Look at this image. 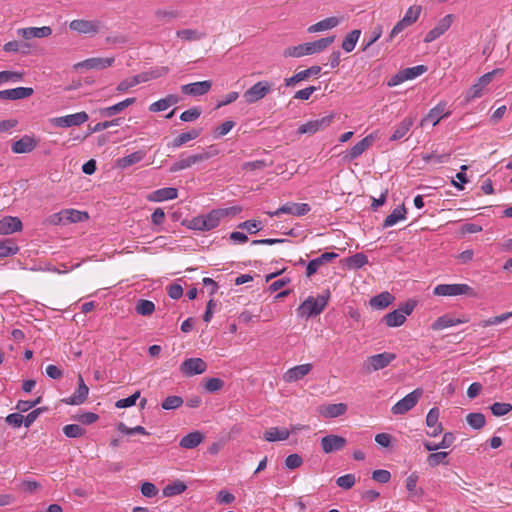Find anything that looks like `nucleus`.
I'll return each mask as SVG.
<instances>
[{"label":"nucleus","instance_id":"obj_62","mask_svg":"<svg viewBox=\"0 0 512 512\" xmlns=\"http://www.w3.org/2000/svg\"><path fill=\"white\" fill-rule=\"evenodd\" d=\"M467 169V166H462L461 171L456 174L455 179H451L450 184L457 188L458 190L465 189L464 184L469 180L464 172Z\"/></svg>","mask_w":512,"mask_h":512},{"label":"nucleus","instance_id":"obj_30","mask_svg":"<svg viewBox=\"0 0 512 512\" xmlns=\"http://www.w3.org/2000/svg\"><path fill=\"white\" fill-rule=\"evenodd\" d=\"M136 102V98H126L125 100L116 103L112 106L101 108L99 110V114L101 117H112L114 115L120 114L123 112L126 108L131 106Z\"/></svg>","mask_w":512,"mask_h":512},{"label":"nucleus","instance_id":"obj_57","mask_svg":"<svg viewBox=\"0 0 512 512\" xmlns=\"http://www.w3.org/2000/svg\"><path fill=\"white\" fill-rule=\"evenodd\" d=\"M183 404V399L180 396L172 395L166 397L162 403L161 407L164 410H174L179 408Z\"/></svg>","mask_w":512,"mask_h":512},{"label":"nucleus","instance_id":"obj_34","mask_svg":"<svg viewBox=\"0 0 512 512\" xmlns=\"http://www.w3.org/2000/svg\"><path fill=\"white\" fill-rule=\"evenodd\" d=\"M290 436L288 428L272 427L264 432L263 438L268 442L284 441Z\"/></svg>","mask_w":512,"mask_h":512},{"label":"nucleus","instance_id":"obj_8","mask_svg":"<svg viewBox=\"0 0 512 512\" xmlns=\"http://www.w3.org/2000/svg\"><path fill=\"white\" fill-rule=\"evenodd\" d=\"M498 73H501L500 69H495L481 76L478 81L466 92V101L470 102L476 98H480L484 93V89L490 84V82L493 80V77Z\"/></svg>","mask_w":512,"mask_h":512},{"label":"nucleus","instance_id":"obj_58","mask_svg":"<svg viewBox=\"0 0 512 512\" xmlns=\"http://www.w3.org/2000/svg\"><path fill=\"white\" fill-rule=\"evenodd\" d=\"M63 433L69 438H79L85 434V429L78 424H68L63 427Z\"/></svg>","mask_w":512,"mask_h":512},{"label":"nucleus","instance_id":"obj_61","mask_svg":"<svg viewBox=\"0 0 512 512\" xmlns=\"http://www.w3.org/2000/svg\"><path fill=\"white\" fill-rule=\"evenodd\" d=\"M426 71H427V67L424 65L409 67V68L402 70L403 77L405 78V80L414 79V78L422 75Z\"/></svg>","mask_w":512,"mask_h":512},{"label":"nucleus","instance_id":"obj_53","mask_svg":"<svg viewBox=\"0 0 512 512\" xmlns=\"http://www.w3.org/2000/svg\"><path fill=\"white\" fill-rule=\"evenodd\" d=\"M421 11H422V8L419 5L410 6L407 9L402 20L405 22V24H408L410 26L418 20L420 14H421Z\"/></svg>","mask_w":512,"mask_h":512},{"label":"nucleus","instance_id":"obj_44","mask_svg":"<svg viewBox=\"0 0 512 512\" xmlns=\"http://www.w3.org/2000/svg\"><path fill=\"white\" fill-rule=\"evenodd\" d=\"M144 157H145V152L142 150H139V151L133 152L125 157L118 159L117 163H118L119 167L127 168L136 163H139L141 160H143Z\"/></svg>","mask_w":512,"mask_h":512},{"label":"nucleus","instance_id":"obj_15","mask_svg":"<svg viewBox=\"0 0 512 512\" xmlns=\"http://www.w3.org/2000/svg\"><path fill=\"white\" fill-rule=\"evenodd\" d=\"M69 28L80 34L95 35L100 30V22L96 20L76 19L69 23Z\"/></svg>","mask_w":512,"mask_h":512},{"label":"nucleus","instance_id":"obj_59","mask_svg":"<svg viewBox=\"0 0 512 512\" xmlns=\"http://www.w3.org/2000/svg\"><path fill=\"white\" fill-rule=\"evenodd\" d=\"M117 429L120 433L125 435H133V434H142V435H149V433L146 431V429L143 426H135V427H128L123 422H120L117 426Z\"/></svg>","mask_w":512,"mask_h":512},{"label":"nucleus","instance_id":"obj_18","mask_svg":"<svg viewBox=\"0 0 512 512\" xmlns=\"http://www.w3.org/2000/svg\"><path fill=\"white\" fill-rule=\"evenodd\" d=\"M450 114V111H446V103L440 102L421 120L420 125L423 127L427 123L431 122L432 125L435 126L442 118L448 117Z\"/></svg>","mask_w":512,"mask_h":512},{"label":"nucleus","instance_id":"obj_40","mask_svg":"<svg viewBox=\"0 0 512 512\" xmlns=\"http://www.w3.org/2000/svg\"><path fill=\"white\" fill-rule=\"evenodd\" d=\"M394 297L389 292H382L370 299V306L375 309H384L388 307Z\"/></svg>","mask_w":512,"mask_h":512},{"label":"nucleus","instance_id":"obj_16","mask_svg":"<svg viewBox=\"0 0 512 512\" xmlns=\"http://www.w3.org/2000/svg\"><path fill=\"white\" fill-rule=\"evenodd\" d=\"M332 119H333V116L332 115H328V116H324L322 118L310 120L307 123L302 124L301 126H299L297 132L299 134H310V135H312V134L318 132L319 130L328 127L331 124Z\"/></svg>","mask_w":512,"mask_h":512},{"label":"nucleus","instance_id":"obj_2","mask_svg":"<svg viewBox=\"0 0 512 512\" xmlns=\"http://www.w3.org/2000/svg\"><path fill=\"white\" fill-rule=\"evenodd\" d=\"M335 37L329 36L321 38L314 42H307L297 46L288 47L284 50L285 57L299 58L305 55H312L325 50L330 44L334 42Z\"/></svg>","mask_w":512,"mask_h":512},{"label":"nucleus","instance_id":"obj_50","mask_svg":"<svg viewBox=\"0 0 512 512\" xmlns=\"http://www.w3.org/2000/svg\"><path fill=\"white\" fill-rule=\"evenodd\" d=\"M360 34H361L360 30H353L350 33H348L342 42V48L346 52L353 51L356 46V43L360 37Z\"/></svg>","mask_w":512,"mask_h":512},{"label":"nucleus","instance_id":"obj_26","mask_svg":"<svg viewBox=\"0 0 512 512\" xmlns=\"http://www.w3.org/2000/svg\"><path fill=\"white\" fill-rule=\"evenodd\" d=\"M51 34L52 29L48 26L20 28L17 30V35L27 40L31 38H45Z\"/></svg>","mask_w":512,"mask_h":512},{"label":"nucleus","instance_id":"obj_55","mask_svg":"<svg viewBox=\"0 0 512 512\" xmlns=\"http://www.w3.org/2000/svg\"><path fill=\"white\" fill-rule=\"evenodd\" d=\"M24 73L17 71H1L0 72V83H16L23 79Z\"/></svg>","mask_w":512,"mask_h":512},{"label":"nucleus","instance_id":"obj_42","mask_svg":"<svg viewBox=\"0 0 512 512\" xmlns=\"http://www.w3.org/2000/svg\"><path fill=\"white\" fill-rule=\"evenodd\" d=\"M383 321L388 327H399L405 321V313H402L401 310H394L388 314H386L383 318Z\"/></svg>","mask_w":512,"mask_h":512},{"label":"nucleus","instance_id":"obj_9","mask_svg":"<svg viewBox=\"0 0 512 512\" xmlns=\"http://www.w3.org/2000/svg\"><path fill=\"white\" fill-rule=\"evenodd\" d=\"M395 358L396 355L390 352L372 355L366 359L364 367L367 371H378L386 368Z\"/></svg>","mask_w":512,"mask_h":512},{"label":"nucleus","instance_id":"obj_14","mask_svg":"<svg viewBox=\"0 0 512 512\" xmlns=\"http://www.w3.org/2000/svg\"><path fill=\"white\" fill-rule=\"evenodd\" d=\"M347 441L344 437L329 434L321 438L320 445L321 449L325 454H330L342 450Z\"/></svg>","mask_w":512,"mask_h":512},{"label":"nucleus","instance_id":"obj_60","mask_svg":"<svg viewBox=\"0 0 512 512\" xmlns=\"http://www.w3.org/2000/svg\"><path fill=\"white\" fill-rule=\"evenodd\" d=\"M512 317V312H506L498 316L490 317L486 320L481 321L480 326L489 327L501 324L502 322L510 319Z\"/></svg>","mask_w":512,"mask_h":512},{"label":"nucleus","instance_id":"obj_36","mask_svg":"<svg viewBox=\"0 0 512 512\" xmlns=\"http://www.w3.org/2000/svg\"><path fill=\"white\" fill-rule=\"evenodd\" d=\"M413 124H414L413 118L408 117V118L403 119L399 123V125L395 128L392 135L390 136V140L398 141V140L404 138L407 135V133L409 132V130L411 129V127L413 126Z\"/></svg>","mask_w":512,"mask_h":512},{"label":"nucleus","instance_id":"obj_49","mask_svg":"<svg viewBox=\"0 0 512 512\" xmlns=\"http://www.w3.org/2000/svg\"><path fill=\"white\" fill-rule=\"evenodd\" d=\"M419 480V475L417 472H412L405 481V486L407 491L410 493V495H422L423 490L419 489L417 490V483Z\"/></svg>","mask_w":512,"mask_h":512},{"label":"nucleus","instance_id":"obj_45","mask_svg":"<svg viewBox=\"0 0 512 512\" xmlns=\"http://www.w3.org/2000/svg\"><path fill=\"white\" fill-rule=\"evenodd\" d=\"M19 247L12 239L0 241V259L17 254Z\"/></svg>","mask_w":512,"mask_h":512},{"label":"nucleus","instance_id":"obj_29","mask_svg":"<svg viewBox=\"0 0 512 512\" xmlns=\"http://www.w3.org/2000/svg\"><path fill=\"white\" fill-rule=\"evenodd\" d=\"M37 146V140L29 135H24L12 144V151L16 154L29 153Z\"/></svg>","mask_w":512,"mask_h":512},{"label":"nucleus","instance_id":"obj_54","mask_svg":"<svg viewBox=\"0 0 512 512\" xmlns=\"http://www.w3.org/2000/svg\"><path fill=\"white\" fill-rule=\"evenodd\" d=\"M467 423L474 429H481L486 424L485 416L482 413H470L466 417Z\"/></svg>","mask_w":512,"mask_h":512},{"label":"nucleus","instance_id":"obj_19","mask_svg":"<svg viewBox=\"0 0 512 512\" xmlns=\"http://www.w3.org/2000/svg\"><path fill=\"white\" fill-rule=\"evenodd\" d=\"M452 22H453V15L448 14V15L444 16L441 20H439L437 25L426 34V36L424 38V42L430 43V42L436 40L437 38H439L450 28Z\"/></svg>","mask_w":512,"mask_h":512},{"label":"nucleus","instance_id":"obj_46","mask_svg":"<svg viewBox=\"0 0 512 512\" xmlns=\"http://www.w3.org/2000/svg\"><path fill=\"white\" fill-rule=\"evenodd\" d=\"M62 215H65L66 224L83 222L88 219L87 212L75 209H64Z\"/></svg>","mask_w":512,"mask_h":512},{"label":"nucleus","instance_id":"obj_56","mask_svg":"<svg viewBox=\"0 0 512 512\" xmlns=\"http://www.w3.org/2000/svg\"><path fill=\"white\" fill-rule=\"evenodd\" d=\"M490 410L494 416H504L512 411V404L504 402H495L490 406Z\"/></svg>","mask_w":512,"mask_h":512},{"label":"nucleus","instance_id":"obj_41","mask_svg":"<svg viewBox=\"0 0 512 512\" xmlns=\"http://www.w3.org/2000/svg\"><path fill=\"white\" fill-rule=\"evenodd\" d=\"M155 20L160 24H167L179 17V11L159 8L154 12Z\"/></svg>","mask_w":512,"mask_h":512},{"label":"nucleus","instance_id":"obj_64","mask_svg":"<svg viewBox=\"0 0 512 512\" xmlns=\"http://www.w3.org/2000/svg\"><path fill=\"white\" fill-rule=\"evenodd\" d=\"M356 482L354 474H345L336 479V484L343 489H351Z\"/></svg>","mask_w":512,"mask_h":512},{"label":"nucleus","instance_id":"obj_5","mask_svg":"<svg viewBox=\"0 0 512 512\" xmlns=\"http://www.w3.org/2000/svg\"><path fill=\"white\" fill-rule=\"evenodd\" d=\"M434 295L437 296H460L466 295L469 297H475V290L464 283H455V284H439L434 287L433 290Z\"/></svg>","mask_w":512,"mask_h":512},{"label":"nucleus","instance_id":"obj_52","mask_svg":"<svg viewBox=\"0 0 512 512\" xmlns=\"http://www.w3.org/2000/svg\"><path fill=\"white\" fill-rule=\"evenodd\" d=\"M427 457V463L430 467H436L440 464H447L445 459L448 456V452L445 451H432Z\"/></svg>","mask_w":512,"mask_h":512},{"label":"nucleus","instance_id":"obj_4","mask_svg":"<svg viewBox=\"0 0 512 512\" xmlns=\"http://www.w3.org/2000/svg\"><path fill=\"white\" fill-rule=\"evenodd\" d=\"M168 73V68L167 67H161L160 69L156 70V71H149V72H144V73H140L138 75H135L129 79H124L122 80L116 87V90L120 93L122 92H125L127 91L128 89L140 84V83H143V82H147L151 79H155V78H158L162 75H165Z\"/></svg>","mask_w":512,"mask_h":512},{"label":"nucleus","instance_id":"obj_11","mask_svg":"<svg viewBox=\"0 0 512 512\" xmlns=\"http://www.w3.org/2000/svg\"><path fill=\"white\" fill-rule=\"evenodd\" d=\"M89 119L86 112H78L61 117H55L50 119L52 125L61 128H68L73 126H80Z\"/></svg>","mask_w":512,"mask_h":512},{"label":"nucleus","instance_id":"obj_12","mask_svg":"<svg viewBox=\"0 0 512 512\" xmlns=\"http://www.w3.org/2000/svg\"><path fill=\"white\" fill-rule=\"evenodd\" d=\"M206 370L207 363L197 357L185 359L180 365V372L186 377L203 374Z\"/></svg>","mask_w":512,"mask_h":512},{"label":"nucleus","instance_id":"obj_20","mask_svg":"<svg viewBox=\"0 0 512 512\" xmlns=\"http://www.w3.org/2000/svg\"><path fill=\"white\" fill-rule=\"evenodd\" d=\"M115 62L114 57H94L86 59L82 62H79L75 65V68H86V69H94V70H103L108 67H111Z\"/></svg>","mask_w":512,"mask_h":512},{"label":"nucleus","instance_id":"obj_28","mask_svg":"<svg viewBox=\"0 0 512 512\" xmlns=\"http://www.w3.org/2000/svg\"><path fill=\"white\" fill-rule=\"evenodd\" d=\"M22 222L18 217L6 216L0 220V235H10L21 231Z\"/></svg>","mask_w":512,"mask_h":512},{"label":"nucleus","instance_id":"obj_10","mask_svg":"<svg viewBox=\"0 0 512 512\" xmlns=\"http://www.w3.org/2000/svg\"><path fill=\"white\" fill-rule=\"evenodd\" d=\"M310 210V205L307 203L287 202L280 206L277 210L268 212V214L270 217L279 216L281 214H289L300 217L306 215Z\"/></svg>","mask_w":512,"mask_h":512},{"label":"nucleus","instance_id":"obj_27","mask_svg":"<svg viewBox=\"0 0 512 512\" xmlns=\"http://www.w3.org/2000/svg\"><path fill=\"white\" fill-rule=\"evenodd\" d=\"M34 90L30 87H17L13 89L0 90L1 100H19L30 97Z\"/></svg>","mask_w":512,"mask_h":512},{"label":"nucleus","instance_id":"obj_3","mask_svg":"<svg viewBox=\"0 0 512 512\" xmlns=\"http://www.w3.org/2000/svg\"><path fill=\"white\" fill-rule=\"evenodd\" d=\"M330 293L326 291L325 294L318 295L317 297L309 296L297 309L300 317H314L323 312L325 309Z\"/></svg>","mask_w":512,"mask_h":512},{"label":"nucleus","instance_id":"obj_25","mask_svg":"<svg viewBox=\"0 0 512 512\" xmlns=\"http://www.w3.org/2000/svg\"><path fill=\"white\" fill-rule=\"evenodd\" d=\"M345 403H329L319 407V413L324 418H337L342 416L347 411Z\"/></svg>","mask_w":512,"mask_h":512},{"label":"nucleus","instance_id":"obj_23","mask_svg":"<svg viewBox=\"0 0 512 512\" xmlns=\"http://www.w3.org/2000/svg\"><path fill=\"white\" fill-rule=\"evenodd\" d=\"M321 72L320 66H311L306 70L299 71L296 74H294L292 77L286 78L284 80V84L287 87L295 86L301 81L307 80L308 78L312 76H317Z\"/></svg>","mask_w":512,"mask_h":512},{"label":"nucleus","instance_id":"obj_13","mask_svg":"<svg viewBox=\"0 0 512 512\" xmlns=\"http://www.w3.org/2000/svg\"><path fill=\"white\" fill-rule=\"evenodd\" d=\"M272 85L267 81H259L243 94L245 101L249 104L263 99L271 90Z\"/></svg>","mask_w":512,"mask_h":512},{"label":"nucleus","instance_id":"obj_48","mask_svg":"<svg viewBox=\"0 0 512 512\" xmlns=\"http://www.w3.org/2000/svg\"><path fill=\"white\" fill-rule=\"evenodd\" d=\"M456 326L455 318L450 315H443L438 317L432 324L431 328L435 331L443 330L449 327Z\"/></svg>","mask_w":512,"mask_h":512},{"label":"nucleus","instance_id":"obj_43","mask_svg":"<svg viewBox=\"0 0 512 512\" xmlns=\"http://www.w3.org/2000/svg\"><path fill=\"white\" fill-rule=\"evenodd\" d=\"M187 489V485L179 480H176L172 483H169L163 488V496L164 497H173L176 495H180L185 492Z\"/></svg>","mask_w":512,"mask_h":512},{"label":"nucleus","instance_id":"obj_21","mask_svg":"<svg viewBox=\"0 0 512 512\" xmlns=\"http://www.w3.org/2000/svg\"><path fill=\"white\" fill-rule=\"evenodd\" d=\"M212 87V82L209 80L194 82L181 86V92L190 96H202L209 92Z\"/></svg>","mask_w":512,"mask_h":512},{"label":"nucleus","instance_id":"obj_1","mask_svg":"<svg viewBox=\"0 0 512 512\" xmlns=\"http://www.w3.org/2000/svg\"><path fill=\"white\" fill-rule=\"evenodd\" d=\"M241 210L242 208L240 206L213 209L208 213H203L191 218L187 222V227L199 232L210 231L217 228L224 218L234 217L240 213Z\"/></svg>","mask_w":512,"mask_h":512},{"label":"nucleus","instance_id":"obj_35","mask_svg":"<svg viewBox=\"0 0 512 512\" xmlns=\"http://www.w3.org/2000/svg\"><path fill=\"white\" fill-rule=\"evenodd\" d=\"M180 98L177 95L170 94L165 98H162L149 106L151 112H160L168 109L169 107L177 104Z\"/></svg>","mask_w":512,"mask_h":512},{"label":"nucleus","instance_id":"obj_33","mask_svg":"<svg viewBox=\"0 0 512 512\" xmlns=\"http://www.w3.org/2000/svg\"><path fill=\"white\" fill-rule=\"evenodd\" d=\"M204 439L200 431H193L181 438L179 445L184 449H194L199 446Z\"/></svg>","mask_w":512,"mask_h":512},{"label":"nucleus","instance_id":"obj_17","mask_svg":"<svg viewBox=\"0 0 512 512\" xmlns=\"http://www.w3.org/2000/svg\"><path fill=\"white\" fill-rule=\"evenodd\" d=\"M312 369L313 365L311 363L294 366L283 374V380L286 383L296 382L308 375Z\"/></svg>","mask_w":512,"mask_h":512},{"label":"nucleus","instance_id":"obj_7","mask_svg":"<svg viewBox=\"0 0 512 512\" xmlns=\"http://www.w3.org/2000/svg\"><path fill=\"white\" fill-rule=\"evenodd\" d=\"M422 395L423 390L421 388H416L392 406V413L394 415H403L407 413L416 406Z\"/></svg>","mask_w":512,"mask_h":512},{"label":"nucleus","instance_id":"obj_24","mask_svg":"<svg viewBox=\"0 0 512 512\" xmlns=\"http://www.w3.org/2000/svg\"><path fill=\"white\" fill-rule=\"evenodd\" d=\"M407 210L404 204H400L384 219L382 229H387L406 220Z\"/></svg>","mask_w":512,"mask_h":512},{"label":"nucleus","instance_id":"obj_37","mask_svg":"<svg viewBox=\"0 0 512 512\" xmlns=\"http://www.w3.org/2000/svg\"><path fill=\"white\" fill-rule=\"evenodd\" d=\"M374 137L373 135H368L363 138L361 141L357 142L349 152V157L351 159L358 158L361 154H363L373 143Z\"/></svg>","mask_w":512,"mask_h":512},{"label":"nucleus","instance_id":"obj_47","mask_svg":"<svg viewBox=\"0 0 512 512\" xmlns=\"http://www.w3.org/2000/svg\"><path fill=\"white\" fill-rule=\"evenodd\" d=\"M176 35L184 41H198L205 37V34L196 29H182L176 32Z\"/></svg>","mask_w":512,"mask_h":512},{"label":"nucleus","instance_id":"obj_51","mask_svg":"<svg viewBox=\"0 0 512 512\" xmlns=\"http://www.w3.org/2000/svg\"><path fill=\"white\" fill-rule=\"evenodd\" d=\"M135 310L139 315L148 316L155 310V304L150 300L140 299L135 306Z\"/></svg>","mask_w":512,"mask_h":512},{"label":"nucleus","instance_id":"obj_39","mask_svg":"<svg viewBox=\"0 0 512 512\" xmlns=\"http://www.w3.org/2000/svg\"><path fill=\"white\" fill-rule=\"evenodd\" d=\"M201 129H192L188 132L181 133L179 136L173 139L170 143V146L173 148H178L185 143L196 139L201 134Z\"/></svg>","mask_w":512,"mask_h":512},{"label":"nucleus","instance_id":"obj_31","mask_svg":"<svg viewBox=\"0 0 512 512\" xmlns=\"http://www.w3.org/2000/svg\"><path fill=\"white\" fill-rule=\"evenodd\" d=\"M338 254L334 252H325L321 254L319 257L312 259L308 262L306 267V276L311 277L313 274H315L319 267L323 265L326 262L331 261L332 259L336 258Z\"/></svg>","mask_w":512,"mask_h":512},{"label":"nucleus","instance_id":"obj_32","mask_svg":"<svg viewBox=\"0 0 512 512\" xmlns=\"http://www.w3.org/2000/svg\"><path fill=\"white\" fill-rule=\"evenodd\" d=\"M455 441V436L451 432L444 433L442 440L438 443L424 441L423 446L427 451H438L440 449L450 448Z\"/></svg>","mask_w":512,"mask_h":512},{"label":"nucleus","instance_id":"obj_63","mask_svg":"<svg viewBox=\"0 0 512 512\" xmlns=\"http://www.w3.org/2000/svg\"><path fill=\"white\" fill-rule=\"evenodd\" d=\"M368 263V258L363 253H357L348 258V266L359 269Z\"/></svg>","mask_w":512,"mask_h":512},{"label":"nucleus","instance_id":"obj_22","mask_svg":"<svg viewBox=\"0 0 512 512\" xmlns=\"http://www.w3.org/2000/svg\"><path fill=\"white\" fill-rule=\"evenodd\" d=\"M89 388L85 384L81 375L78 377V388L68 398L64 399V402L68 405H80L85 402L88 397Z\"/></svg>","mask_w":512,"mask_h":512},{"label":"nucleus","instance_id":"obj_6","mask_svg":"<svg viewBox=\"0 0 512 512\" xmlns=\"http://www.w3.org/2000/svg\"><path fill=\"white\" fill-rule=\"evenodd\" d=\"M215 154L216 153H214V152L204 151V150L200 153L193 154V155H186L185 153H182L179 156V159L171 165L170 171L178 172V171L190 168L194 164L203 162V161L211 158Z\"/></svg>","mask_w":512,"mask_h":512},{"label":"nucleus","instance_id":"obj_38","mask_svg":"<svg viewBox=\"0 0 512 512\" xmlns=\"http://www.w3.org/2000/svg\"><path fill=\"white\" fill-rule=\"evenodd\" d=\"M340 23V19L337 17H329L321 20L308 28V32L315 33L325 31L336 27Z\"/></svg>","mask_w":512,"mask_h":512}]
</instances>
